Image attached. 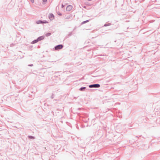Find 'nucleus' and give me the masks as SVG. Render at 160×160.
<instances>
[{
    "label": "nucleus",
    "instance_id": "f257e3e1",
    "mask_svg": "<svg viewBox=\"0 0 160 160\" xmlns=\"http://www.w3.org/2000/svg\"><path fill=\"white\" fill-rule=\"evenodd\" d=\"M63 48V46L62 45H59L56 46L55 49L56 50H58L62 49Z\"/></svg>",
    "mask_w": 160,
    "mask_h": 160
},
{
    "label": "nucleus",
    "instance_id": "f03ea898",
    "mask_svg": "<svg viewBox=\"0 0 160 160\" xmlns=\"http://www.w3.org/2000/svg\"><path fill=\"white\" fill-rule=\"evenodd\" d=\"M100 86L99 84H95L90 85L89 86L90 88H99Z\"/></svg>",
    "mask_w": 160,
    "mask_h": 160
},
{
    "label": "nucleus",
    "instance_id": "7ed1b4c3",
    "mask_svg": "<svg viewBox=\"0 0 160 160\" xmlns=\"http://www.w3.org/2000/svg\"><path fill=\"white\" fill-rule=\"evenodd\" d=\"M72 8V6L71 5H68L67 7L66 10L68 11H70Z\"/></svg>",
    "mask_w": 160,
    "mask_h": 160
},
{
    "label": "nucleus",
    "instance_id": "20e7f679",
    "mask_svg": "<svg viewBox=\"0 0 160 160\" xmlns=\"http://www.w3.org/2000/svg\"><path fill=\"white\" fill-rule=\"evenodd\" d=\"M49 18L50 20H52L54 19V16L53 14H50L49 15Z\"/></svg>",
    "mask_w": 160,
    "mask_h": 160
},
{
    "label": "nucleus",
    "instance_id": "39448f33",
    "mask_svg": "<svg viewBox=\"0 0 160 160\" xmlns=\"http://www.w3.org/2000/svg\"><path fill=\"white\" fill-rule=\"evenodd\" d=\"M44 38V37L43 36H42L39 37L38 39V41H40V40H42Z\"/></svg>",
    "mask_w": 160,
    "mask_h": 160
},
{
    "label": "nucleus",
    "instance_id": "423d86ee",
    "mask_svg": "<svg viewBox=\"0 0 160 160\" xmlns=\"http://www.w3.org/2000/svg\"><path fill=\"white\" fill-rule=\"evenodd\" d=\"M38 42V39H37L36 40H34L33 41H32V43L34 44L35 43L37 42Z\"/></svg>",
    "mask_w": 160,
    "mask_h": 160
},
{
    "label": "nucleus",
    "instance_id": "0eeeda50",
    "mask_svg": "<svg viewBox=\"0 0 160 160\" xmlns=\"http://www.w3.org/2000/svg\"><path fill=\"white\" fill-rule=\"evenodd\" d=\"M40 22L41 23H48V22L46 21H44V22H43L41 21Z\"/></svg>",
    "mask_w": 160,
    "mask_h": 160
},
{
    "label": "nucleus",
    "instance_id": "6e6552de",
    "mask_svg": "<svg viewBox=\"0 0 160 160\" xmlns=\"http://www.w3.org/2000/svg\"><path fill=\"white\" fill-rule=\"evenodd\" d=\"M28 138L30 139H34V138L32 136H29Z\"/></svg>",
    "mask_w": 160,
    "mask_h": 160
},
{
    "label": "nucleus",
    "instance_id": "1a4fd4ad",
    "mask_svg": "<svg viewBox=\"0 0 160 160\" xmlns=\"http://www.w3.org/2000/svg\"><path fill=\"white\" fill-rule=\"evenodd\" d=\"M85 87H83V88H80V90H82L84 89H85Z\"/></svg>",
    "mask_w": 160,
    "mask_h": 160
},
{
    "label": "nucleus",
    "instance_id": "9d476101",
    "mask_svg": "<svg viewBox=\"0 0 160 160\" xmlns=\"http://www.w3.org/2000/svg\"><path fill=\"white\" fill-rule=\"evenodd\" d=\"M30 0L32 3H33L34 2V0Z\"/></svg>",
    "mask_w": 160,
    "mask_h": 160
},
{
    "label": "nucleus",
    "instance_id": "9b49d317",
    "mask_svg": "<svg viewBox=\"0 0 160 160\" xmlns=\"http://www.w3.org/2000/svg\"><path fill=\"white\" fill-rule=\"evenodd\" d=\"M42 1L44 2H46L47 1V0H42Z\"/></svg>",
    "mask_w": 160,
    "mask_h": 160
},
{
    "label": "nucleus",
    "instance_id": "f8f14e48",
    "mask_svg": "<svg viewBox=\"0 0 160 160\" xmlns=\"http://www.w3.org/2000/svg\"><path fill=\"white\" fill-rule=\"evenodd\" d=\"M58 14L59 15H61V13H58Z\"/></svg>",
    "mask_w": 160,
    "mask_h": 160
}]
</instances>
